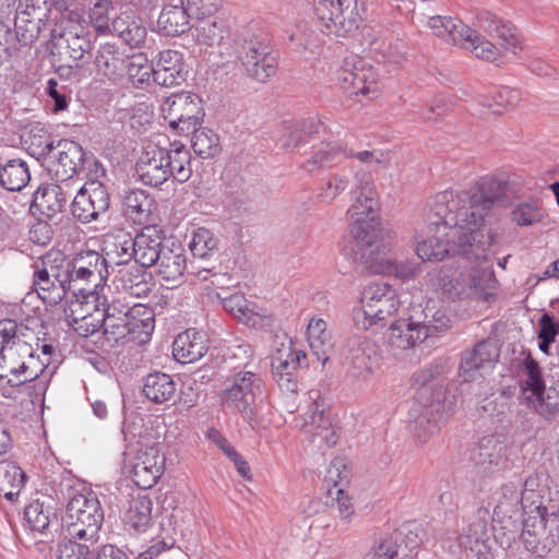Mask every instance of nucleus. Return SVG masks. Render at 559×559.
<instances>
[{
  "label": "nucleus",
  "instance_id": "nucleus-7",
  "mask_svg": "<svg viewBox=\"0 0 559 559\" xmlns=\"http://www.w3.org/2000/svg\"><path fill=\"white\" fill-rule=\"evenodd\" d=\"M39 355H35L29 343L22 338V331L15 332L14 337H8L0 350V379H8L14 385L24 377H31L40 371Z\"/></svg>",
  "mask_w": 559,
  "mask_h": 559
},
{
  "label": "nucleus",
  "instance_id": "nucleus-19",
  "mask_svg": "<svg viewBox=\"0 0 559 559\" xmlns=\"http://www.w3.org/2000/svg\"><path fill=\"white\" fill-rule=\"evenodd\" d=\"M490 523L492 524V516L487 508H478L469 518L467 528L459 542L461 547L471 552L467 555L471 559H484L487 554Z\"/></svg>",
  "mask_w": 559,
  "mask_h": 559
},
{
  "label": "nucleus",
  "instance_id": "nucleus-52",
  "mask_svg": "<svg viewBox=\"0 0 559 559\" xmlns=\"http://www.w3.org/2000/svg\"><path fill=\"white\" fill-rule=\"evenodd\" d=\"M29 180L28 166L22 159H10L0 168V185L9 191H21Z\"/></svg>",
  "mask_w": 559,
  "mask_h": 559
},
{
  "label": "nucleus",
  "instance_id": "nucleus-3",
  "mask_svg": "<svg viewBox=\"0 0 559 559\" xmlns=\"http://www.w3.org/2000/svg\"><path fill=\"white\" fill-rule=\"evenodd\" d=\"M104 522V510L97 496L90 491L73 496L62 519L67 538L97 543Z\"/></svg>",
  "mask_w": 559,
  "mask_h": 559
},
{
  "label": "nucleus",
  "instance_id": "nucleus-56",
  "mask_svg": "<svg viewBox=\"0 0 559 559\" xmlns=\"http://www.w3.org/2000/svg\"><path fill=\"white\" fill-rule=\"evenodd\" d=\"M503 444L495 436H486L473 449L472 459L479 465H498L502 459Z\"/></svg>",
  "mask_w": 559,
  "mask_h": 559
},
{
  "label": "nucleus",
  "instance_id": "nucleus-63",
  "mask_svg": "<svg viewBox=\"0 0 559 559\" xmlns=\"http://www.w3.org/2000/svg\"><path fill=\"white\" fill-rule=\"evenodd\" d=\"M96 543L64 538L58 544L57 559H91L92 547Z\"/></svg>",
  "mask_w": 559,
  "mask_h": 559
},
{
  "label": "nucleus",
  "instance_id": "nucleus-64",
  "mask_svg": "<svg viewBox=\"0 0 559 559\" xmlns=\"http://www.w3.org/2000/svg\"><path fill=\"white\" fill-rule=\"evenodd\" d=\"M190 250L195 258H209L218 250V239L211 230L199 228L193 233Z\"/></svg>",
  "mask_w": 559,
  "mask_h": 559
},
{
  "label": "nucleus",
  "instance_id": "nucleus-32",
  "mask_svg": "<svg viewBox=\"0 0 559 559\" xmlns=\"http://www.w3.org/2000/svg\"><path fill=\"white\" fill-rule=\"evenodd\" d=\"M352 372L355 377L366 378L373 373L380 361L379 348L368 338H357L347 356Z\"/></svg>",
  "mask_w": 559,
  "mask_h": 559
},
{
  "label": "nucleus",
  "instance_id": "nucleus-62",
  "mask_svg": "<svg viewBox=\"0 0 559 559\" xmlns=\"http://www.w3.org/2000/svg\"><path fill=\"white\" fill-rule=\"evenodd\" d=\"M526 379L522 382V392L525 401L527 397L537 396L540 391H545V382L542 377V369L538 362L528 355L524 360Z\"/></svg>",
  "mask_w": 559,
  "mask_h": 559
},
{
  "label": "nucleus",
  "instance_id": "nucleus-38",
  "mask_svg": "<svg viewBox=\"0 0 559 559\" xmlns=\"http://www.w3.org/2000/svg\"><path fill=\"white\" fill-rule=\"evenodd\" d=\"M69 183L64 186L52 183L40 187L34 193L33 204L47 216H53L62 212L68 203L72 192L68 189Z\"/></svg>",
  "mask_w": 559,
  "mask_h": 559
},
{
  "label": "nucleus",
  "instance_id": "nucleus-51",
  "mask_svg": "<svg viewBox=\"0 0 559 559\" xmlns=\"http://www.w3.org/2000/svg\"><path fill=\"white\" fill-rule=\"evenodd\" d=\"M166 168L170 170V177L180 183L189 180L192 174L190 167V153L183 144L173 143L170 148H166Z\"/></svg>",
  "mask_w": 559,
  "mask_h": 559
},
{
  "label": "nucleus",
  "instance_id": "nucleus-55",
  "mask_svg": "<svg viewBox=\"0 0 559 559\" xmlns=\"http://www.w3.org/2000/svg\"><path fill=\"white\" fill-rule=\"evenodd\" d=\"M438 288L441 294L450 300L471 298V286L468 285V272L460 273L457 276H450L443 272L438 274Z\"/></svg>",
  "mask_w": 559,
  "mask_h": 559
},
{
  "label": "nucleus",
  "instance_id": "nucleus-2",
  "mask_svg": "<svg viewBox=\"0 0 559 559\" xmlns=\"http://www.w3.org/2000/svg\"><path fill=\"white\" fill-rule=\"evenodd\" d=\"M354 190L355 203L348 209L347 216L352 222L350 234L360 249L372 247L386 238L389 230L381 227L379 218L371 215L377 206L376 190L369 176L356 175Z\"/></svg>",
  "mask_w": 559,
  "mask_h": 559
},
{
  "label": "nucleus",
  "instance_id": "nucleus-23",
  "mask_svg": "<svg viewBox=\"0 0 559 559\" xmlns=\"http://www.w3.org/2000/svg\"><path fill=\"white\" fill-rule=\"evenodd\" d=\"M473 25L479 31L500 39L504 49L513 51L514 53L518 48L521 49L515 26L495 13L487 10L478 11Z\"/></svg>",
  "mask_w": 559,
  "mask_h": 559
},
{
  "label": "nucleus",
  "instance_id": "nucleus-4",
  "mask_svg": "<svg viewBox=\"0 0 559 559\" xmlns=\"http://www.w3.org/2000/svg\"><path fill=\"white\" fill-rule=\"evenodd\" d=\"M428 26L435 36L472 51L479 59L495 61L499 55L491 41L456 17L433 15L429 17Z\"/></svg>",
  "mask_w": 559,
  "mask_h": 559
},
{
  "label": "nucleus",
  "instance_id": "nucleus-60",
  "mask_svg": "<svg viewBox=\"0 0 559 559\" xmlns=\"http://www.w3.org/2000/svg\"><path fill=\"white\" fill-rule=\"evenodd\" d=\"M526 402L546 420L550 421L559 414V392L552 388L527 397Z\"/></svg>",
  "mask_w": 559,
  "mask_h": 559
},
{
  "label": "nucleus",
  "instance_id": "nucleus-31",
  "mask_svg": "<svg viewBox=\"0 0 559 559\" xmlns=\"http://www.w3.org/2000/svg\"><path fill=\"white\" fill-rule=\"evenodd\" d=\"M103 251L107 264L124 266L134 262L136 249L134 237L122 229L115 230L105 236Z\"/></svg>",
  "mask_w": 559,
  "mask_h": 559
},
{
  "label": "nucleus",
  "instance_id": "nucleus-27",
  "mask_svg": "<svg viewBox=\"0 0 559 559\" xmlns=\"http://www.w3.org/2000/svg\"><path fill=\"white\" fill-rule=\"evenodd\" d=\"M156 267V274L166 287H176L183 281L187 269V258L181 246H167L162 251L158 261L153 265Z\"/></svg>",
  "mask_w": 559,
  "mask_h": 559
},
{
  "label": "nucleus",
  "instance_id": "nucleus-16",
  "mask_svg": "<svg viewBox=\"0 0 559 559\" xmlns=\"http://www.w3.org/2000/svg\"><path fill=\"white\" fill-rule=\"evenodd\" d=\"M110 205V195L105 185L85 182L71 204L72 215L83 224L98 218Z\"/></svg>",
  "mask_w": 559,
  "mask_h": 559
},
{
  "label": "nucleus",
  "instance_id": "nucleus-17",
  "mask_svg": "<svg viewBox=\"0 0 559 559\" xmlns=\"http://www.w3.org/2000/svg\"><path fill=\"white\" fill-rule=\"evenodd\" d=\"M272 373L283 390L295 392V374L299 368L307 366V354L293 346L292 342L282 343L272 355Z\"/></svg>",
  "mask_w": 559,
  "mask_h": 559
},
{
  "label": "nucleus",
  "instance_id": "nucleus-46",
  "mask_svg": "<svg viewBox=\"0 0 559 559\" xmlns=\"http://www.w3.org/2000/svg\"><path fill=\"white\" fill-rule=\"evenodd\" d=\"M177 392V383L164 372H154L145 377L143 394L153 403L162 404L170 401Z\"/></svg>",
  "mask_w": 559,
  "mask_h": 559
},
{
  "label": "nucleus",
  "instance_id": "nucleus-12",
  "mask_svg": "<svg viewBox=\"0 0 559 559\" xmlns=\"http://www.w3.org/2000/svg\"><path fill=\"white\" fill-rule=\"evenodd\" d=\"M521 492L514 485H504L501 488V497L495 507L492 516V530L501 531L506 537L507 547L515 539L521 525Z\"/></svg>",
  "mask_w": 559,
  "mask_h": 559
},
{
  "label": "nucleus",
  "instance_id": "nucleus-18",
  "mask_svg": "<svg viewBox=\"0 0 559 559\" xmlns=\"http://www.w3.org/2000/svg\"><path fill=\"white\" fill-rule=\"evenodd\" d=\"M51 156L49 171L55 179L68 183L84 169L85 155L82 146L71 140H59Z\"/></svg>",
  "mask_w": 559,
  "mask_h": 559
},
{
  "label": "nucleus",
  "instance_id": "nucleus-45",
  "mask_svg": "<svg viewBox=\"0 0 559 559\" xmlns=\"http://www.w3.org/2000/svg\"><path fill=\"white\" fill-rule=\"evenodd\" d=\"M153 502L147 495H138L128 502L124 523L138 533L145 532L152 525Z\"/></svg>",
  "mask_w": 559,
  "mask_h": 559
},
{
  "label": "nucleus",
  "instance_id": "nucleus-36",
  "mask_svg": "<svg viewBox=\"0 0 559 559\" xmlns=\"http://www.w3.org/2000/svg\"><path fill=\"white\" fill-rule=\"evenodd\" d=\"M429 230L433 235L418 241L416 246V253L423 261H441L450 252L459 254L457 240L454 237L437 233V226L429 225Z\"/></svg>",
  "mask_w": 559,
  "mask_h": 559
},
{
  "label": "nucleus",
  "instance_id": "nucleus-28",
  "mask_svg": "<svg viewBox=\"0 0 559 559\" xmlns=\"http://www.w3.org/2000/svg\"><path fill=\"white\" fill-rule=\"evenodd\" d=\"M425 341L419 330L413 324L412 316L400 319L391 324L386 336L390 353L397 358H404L418 343Z\"/></svg>",
  "mask_w": 559,
  "mask_h": 559
},
{
  "label": "nucleus",
  "instance_id": "nucleus-61",
  "mask_svg": "<svg viewBox=\"0 0 559 559\" xmlns=\"http://www.w3.org/2000/svg\"><path fill=\"white\" fill-rule=\"evenodd\" d=\"M248 76L259 82L267 81L276 73L277 56L251 58L250 63L240 62Z\"/></svg>",
  "mask_w": 559,
  "mask_h": 559
},
{
  "label": "nucleus",
  "instance_id": "nucleus-30",
  "mask_svg": "<svg viewBox=\"0 0 559 559\" xmlns=\"http://www.w3.org/2000/svg\"><path fill=\"white\" fill-rule=\"evenodd\" d=\"M154 68V82L170 87L186 81L188 70L182 53L177 50H164L159 53Z\"/></svg>",
  "mask_w": 559,
  "mask_h": 559
},
{
  "label": "nucleus",
  "instance_id": "nucleus-15",
  "mask_svg": "<svg viewBox=\"0 0 559 559\" xmlns=\"http://www.w3.org/2000/svg\"><path fill=\"white\" fill-rule=\"evenodd\" d=\"M355 157L371 169L388 163V154L382 151H361L354 153L342 144L326 143L316 150L312 156L304 164V168L311 173L326 165L340 162L341 157Z\"/></svg>",
  "mask_w": 559,
  "mask_h": 559
},
{
  "label": "nucleus",
  "instance_id": "nucleus-25",
  "mask_svg": "<svg viewBox=\"0 0 559 559\" xmlns=\"http://www.w3.org/2000/svg\"><path fill=\"white\" fill-rule=\"evenodd\" d=\"M165 155L166 148L163 147H148L142 152L135 164V171L144 185L157 187L170 177V170L165 165Z\"/></svg>",
  "mask_w": 559,
  "mask_h": 559
},
{
  "label": "nucleus",
  "instance_id": "nucleus-14",
  "mask_svg": "<svg viewBox=\"0 0 559 559\" xmlns=\"http://www.w3.org/2000/svg\"><path fill=\"white\" fill-rule=\"evenodd\" d=\"M361 304L365 319L371 326L392 317L397 311L400 301L393 286L378 282L371 283L365 288Z\"/></svg>",
  "mask_w": 559,
  "mask_h": 559
},
{
  "label": "nucleus",
  "instance_id": "nucleus-8",
  "mask_svg": "<svg viewBox=\"0 0 559 559\" xmlns=\"http://www.w3.org/2000/svg\"><path fill=\"white\" fill-rule=\"evenodd\" d=\"M160 110L165 121L178 134L191 133L204 116L199 97L186 93L166 98Z\"/></svg>",
  "mask_w": 559,
  "mask_h": 559
},
{
  "label": "nucleus",
  "instance_id": "nucleus-24",
  "mask_svg": "<svg viewBox=\"0 0 559 559\" xmlns=\"http://www.w3.org/2000/svg\"><path fill=\"white\" fill-rule=\"evenodd\" d=\"M473 25L479 31L500 39L504 49L513 51L514 53L518 48L521 49L515 26L495 13L487 10L478 11Z\"/></svg>",
  "mask_w": 559,
  "mask_h": 559
},
{
  "label": "nucleus",
  "instance_id": "nucleus-42",
  "mask_svg": "<svg viewBox=\"0 0 559 559\" xmlns=\"http://www.w3.org/2000/svg\"><path fill=\"white\" fill-rule=\"evenodd\" d=\"M146 266L132 262L118 271V281L121 288L131 296L141 298L152 290L151 275L145 272Z\"/></svg>",
  "mask_w": 559,
  "mask_h": 559
},
{
  "label": "nucleus",
  "instance_id": "nucleus-37",
  "mask_svg": "<svg viewBox=\"0 0 559 559\" xmlns=\"http://www.w3.org/2000/svg\"><path fill=\"white\" fill-rule=\"evenodd\" d=\"M507 182L496 178H483L475 190H471L472 195L480 202L481 210L488 214L491 210L504 207L508 204L507 200Z\"/></svg>",
  "mask_w": 559,
  "mask_h": 559
},
{
  "label": "nucleus",
  "instance_id": "nucleus-13",
  "mask_svg": "<svg viewBox=\"0 0 559 559\" xmlns=\"http://www.w3.org/2000/svg\"><path fill=\"white\" fill-rule=\"evenodd\" d=\"M350 477V468L345 457H335L331 461L326 471L324 483L326 485L328 498L332 511L343 521H348L354 514L352 499L345 493V486Z\"/></svg>",
  "mask_w": 559,
  "mask_h": 559
},
{
  "label": "nucleus",
  "instance_id": "nucleus-5",
  "mask_svg": "<svg viewBox=\"0 0 559 559\" xmlns=\"http://www.w3.org/2000/svg\"><path fill=\"white\" fill-rule=\"evenodd\" d=\"M366 8L361 0H314V13L330 34L343 37L357 31Z\"/></svg>",
  "mask_w": 559,
  "mask_h": 559
},
{
  "label": "nucleus",
  "instance_id": "nucleus-20",
  "mask_svg": "<svg viewBox=\"0 0 559 559\" xmlns=\"http://www.w3.org/2000/svg\"><path fill=\"white\" fill-rule=\"evenodd\" d=\"M67 274L70 283L83 281L97 287L108 277L107 260L95 250H83L72 259Z\"/></svg>",
  "mask_w": 559,
  "mask_h": 559
},
{
  "label": "nucleus",
  "instance_id": "nucleus-10",
  "mask_svg": "<svg viewBox=\"0 0 559 559\" xmlns=\"http://www.w3.org/2000/svg\"><path fill=\"white\" fill-rule=\"evenodd\" d=\"M165 463L166 456L162 443L141 445L129 461V473L139 488L150 489L164 474Z\"/></svg>",
  "mask_w": 559,
  "mask_h": 559
},
{
  "label": "nucleus",
  "instance_id": "nucleus-40",
  "mask_svg": "<svg viewBox=\"0 0 559 559\" xmlns=\"http://www.w3.org/2000/svg\"><path fill=\"white\" fill-rule=\"evenodd\" d=\"M153 199L141 189L128 191L122 201V213L136 225H147L152 223Z\"/></svg>",
  "mask_w": 559,
  "mask_h": 559
},
{
  "label": "nucleus",
  "instance_id": "nucleus-6",
  "mask_svg": "<svg viewBox=\"0 0 559 559\" xmlns=\"http://www.w3.org/2000/svg\"><path fill=\"white\" fill-rule=\"evenodd\" d=\"M264 393L261 377L251 371H240L233 376L221 393L223 405L236 409L243 419L251 421L258 413V401Z\"/></svg>",
  "mask_w": 559,
  "mask_h": 559
},
{
  "label": "nucleus",
  "instance_id": "nucleus-26",
  "mask_svg": "<svg viewBox=\"0 0 559 559\" xmlns=\"http://www.w3.org/2000/svg\"><path fill=\"white\" fill-rule=\"evenodd\" d=\"M236 52L240 62L250 63L251 58L274 56L269 34L260 28L247 27L235 40Z\"/></svg>",
  "mask_w": 559,
  "mask_h": 559
},
{
  "label": "nucleus",
  "instance_id": "nucleus-21",
  "mask_svg": "<svg viewBox=\"0 0 559 559\" xmlns=\"http://www.w3.org/2000/svg\"><path fill=\"white\" fill-rule=\"evenodd\" d=\"M75 29L63 31L59 27L51 29L50 51L52 56H58L59 61L82 60L84 55L91 49L90 39Z\"/></svg>",
  "mask_w": 559,
  "mask_h": 559
},
{
  "label": "nucleus",
  "instance_id": "nucleus-58",
  "mask_svg": "<svg viewBox=\"0 0 559 559\" xmlns=\"http://www.w3.org/2000/svg\"><path fill=\"white\" fill-rule=\"evenodd\" d=\"M98 295H96L94 292H91L88 295H84L82 299L79 296L73 295L72 298L67 302V306L63 310L68 324H71L75 321L78 322L79 319L86 318L93 312V310L98 311Z\"/></svg>",
  "mask_w": 559,
  "mask_h": 559
},
{
  "label": "nucleus",
  "instance_id": "nucleus-57",
  "mask_svg": "<svg viewBox=\"0 0 559 559\" xmlns=\"http://www.w3.org/2000/svg\"><path fill=\"white\" fill-rule=\"evenodd\" d=\"M191 133V146L200 157H214L221 152L219 136L213 130L195 127Z\"/></svg>",
  "mask_w": 559,
  "mask_h": 559
},
{
  "label": "nucleus",
  "instance_id": "nucleus-33",
  "mask_svg": "<svg viewBox=\"0 0 559 559\" xmlns=\"http://www.w3.org/2000/svg\"><path fill=\"white\" fill-rule=\"evenodd\" d=\"M163 235L154 226H146L134 237V248L136 249L134 262L150 267L158 261V258L167 248L163 241Z\"/></svg>",
  "mask_w": 559,
  "mask_h": 559
},
{
  "label": "nucleus",
  "instance_id": "nucleus-48",
  "mask_svg": "<svg viewBox=\"0 0 559 559\" xmlns=\"http://www.w3.org/2000/svg\"><path fill=\"white\" fill-rule=\"evenodd\" d=\"M307 337L311 353L324 365L329 360L328 354L332 348V338L326 331V322L323 319L312 318L307 328Z\"/></svg>",
  "mask_w": 559,
  "mask_h": 559
},
{
  "label": "nucleus",
  "instance_id": "nucleus-39",
  "mask_svg": "<svg viewBox=\"0 0 559 559\" xmlns=\"http://www.w3.org/2000/svg\"><path fill=\"white\" fill-rule=\"evenodd\" d=\"M175 0L165 3L157 20L159 29L167 36H177L189 29V13L182 0Z\"/></svg>",
  "mask_w": 559,
  "mask_h": 559
},
{
  "label": "nucleus",
  "instance_id": "nucleus-49",
  "mask_svg": "<svg viewBox=\"0 0 559 559\" xmlns=\"http://www.w3.org/2000/svg\"><path fill=\"white\" fill-rule=\"evenodd\" d=\"M26 480L24 471L11 461L0 462V495L5 499L13 501Z\"/></svg>",
  "mask_w": 559,
  "mask_h": 559
},
{
  "label": "nucleus",
  "instance_id": "nucleus-59",
  "mask_svg": "<svg viewBox=\"0 0 559 559\" xmlns=\"http://www.w3.org/2000/svg\"><path fill=\"white\" fill-rule=\"evenodd\" d=\"M222 301L223 308L233 317L246 324H257V313L253 312L251 304L241 294H233L230 296L217 295Z\"/></svg>",
  "mask_w": 559,
  "mask_h": 559
},
{
  "label": "nucleus",
  "instance_id": "nucleus-35",
  "mask_svg": "<svg viewBox=\"0 0 559 559\" xmlns=\"http://www.w3.org/2000/svg\"><path fill=\"white\" fill-rule=\"evenodd\" d=\"M413 324L417 326L424 340L437 336L451 328V319L447 310L428 302L418 313L412 314Z\"/></svg>",
  "mask_w": 559,
  "mask_h": 559
},
{
  "label": "nucleus",
  "instance_id": "nucleus-29",
  "mask_svg": "<svg viewBox=\"0 0 559 559\" xmlns=\"http://www.w3.org/2000/svg\"><path fill=\"white\" fill-rule=\"evenodd\" d=\"M521 540L527 551L539 558L546 557L556 545L554 535L546 531L543 516H531L522 522Z\"/></svg>",
  "mask_w": 559,
  "mask_h": 559
},
{
  "label": "nucleus",
  "instance_id": "nucleus-50",
  "mask_svg": "<svg viewBox=\"0 0 559 559\" xmlns=\"http://www.w3.org/2000/svg\"><path fill=\"white\" fill-rule=\"evenodd\" d=\"M28 153L36 159H41L53 153L55 145L51 134L40 123H33L23 136Z\"/></svg>",
  "mask_w": 559,
  "mask_h": 559
},
{
  "label": "nucleus",
  "instance_id": "nucleus-9",
  "mask_svg": "<svg viewBox=\"0 0 559 559\" xmlns=\"http://www.w3.org/2000/svg\"><path fill=\"white\" fill-rule=\"evenodd\" d=\"M33 287L39 298L49 306L61 302L70 288L67 272L60 273L59 267L52 264L50 255H45L32 264Z\"/></svg>",
  "mask_w": 559,
  "mask_h": 559
},
{
  "label": "nucleus",
  "instance_id": "nucleus-53",
  "mask_svg": "<svg viewBox=\"0 0 559 559\" xmlns=\"http://www.w3.org/2000/svg\"><path fill=\"white\" fill-rule=\"evenodd\" d=\"M195 40L199 45L213 47L219 45L227 36L228 29L225 22L221 19H201L194 27Z\"/></svg>",
  "mask_w": 559,
  "mask_h": 559
},
{
  "label": "nucleus",
  "instance_id": "nucleus-54",
  "mask_svg": "<svg viewBox=\"0 0 559 559\" xmlns=\"http://www.w3.org/2000/svg\"><path fill=\"white\" fill-rule=\"evenodd\" d=\"M40 371L32 374L31 377H24L14 384H23L25 392L29 395L33 404L43 401V397L48 389L51 378L55 373V368H47V362H41Z\"/></svg>",
  "mask_w": 559,
  "mask_h": 559
},
{
  "label": "nucleus",
  "instance_id": "nucleus-22",
  "mask_svg": "<svg viewBox=\"0 0 559 559\" xmlns=\"http://www.w3.org/2000/svg\"><path fill=\"white\" fill-rule=\"evenodd\" d=\"M499 348L492 340L479 341L461 355L460 377L464 382L476 378L478 370L491 366L499 358Z\"/></svg>",
  "mask_w": 559,
  "mask_h": 559
},
{
  "label": "nucleus",
  "instance_id": "nucleus-41",
  "mask_svg": "<svg viewBox=\"0 0 559 559\" xmlns=\"http://www.w3.org/2000/svg\"><path fill=\"white\" fill-rule=\"evenodd\" d=\"M130 316L128 328L130 332L126 336L124 343L132 342L139 345L147 343L155 328L153 309L140 304L134 305L131 307Z\"/></svg>",
  "mask_w": 559,
  "mask_h": 559
},
{
  "label": "nucleus",
  "instance_id": "nucleus-43",
  "mask_svg": "<svg viewBox=\"0 0 559 559\" xmlns=\"http://www.w3.org/2000/svg\"><path fill=\"white\" fill-rule=\"evenodd\" d=\"M111 33L131 47L143 44L147 34L142 20L132 12H122L116 16L111 22Z\"/></svg>",
  "mask_w": 559,
  "mask_h": 559
},
{
  "label": "nucleus",
  "instance_id": "nucleus-34",
  "mask_svg": "<svg viewBox=\"0 0 559 559\" xmlns=\"http://www.w3.org/2000/svg\"><path fill=\"white\" fill-rule=\"evenodd\" d=\"M207 349L205 335L192 329L180 333L173 344V355L181 364L197 361L204 356Z\"/></svg>",
  "mask_w": 559,
  "mask_h": 559
},
{
  "label": "nucleus",
  "instance_id": "nucleus-44",
  "mask_svg": "<svg viewBox=\"0 0 559 559\" xmlns=\"http://www.w3.org/2000/svg\"><path fill=\"white\" fill-rule=\"evenodd\" d=\"M94 62L99 73L115 79L124 73L127 56L115 44L107 43L99 46Z\"/></svg>",
  "mask_w": 559,
  "mask_h": 559
},
{
  "label": "nucleus",
  "instance_id": "nucleus-1",
  "mask_svg": "<svg viewBox=\"0 0 559 559\" xmlns=\"http://www.w3.org/2000/svg\"><path fill=\"white\" fill-rule=\"evenodd\" d=\"M481 207L469 191L445 190L430 200L427 219L437 226V233L457 240V252L463 257L483 260L496 239L484 226L488 213Z\"/></svg>",
  "mask_w": 559,
  "mask_h": 559
},
{
  "label": "nucleus",
  "instance_id": "nucleus-11",
  "mask_svg": "<svg viewBox=\"0 0 559 559\" xmlns=\"http://www.w3.org/2000/svg\"><path fill=\"white\" fill-rule=\"evenodd\" d=\"M337 80L344 92L349 95H369L378 91V75L374 68L357 55H350L344 59Z\"/></svg>",
  "mask_w": 559,
  "mask_h": 559
},
{
  "label": "nucleus",
  "instance_id": "nucleus-47",
  "mask_svg": "<svg viewBox=\"0 0 559 559\" xmlns=\"http://www.w3.org/2000/svg\"><path fill=\"white\" fill-rule=\"evenodd\" d=\"M391 237L386 238L374 246L366 247L359 250L360 260L365 267L373 274L386 275L393 260L388 254L391 250Z\"/></svg>",
  "mask_w": 559,
  "mask_h": 559
}]
</instances>
